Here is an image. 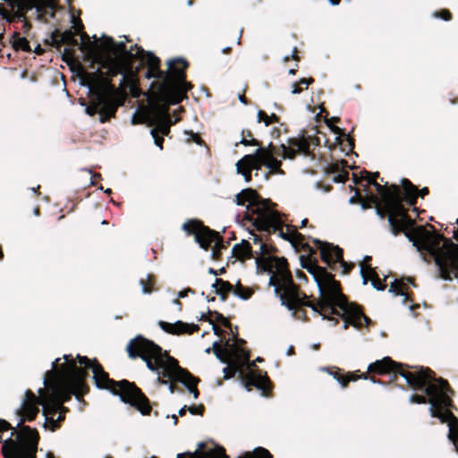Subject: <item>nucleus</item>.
<instances>
[{
	"instance_id": "obj_1",
	"label": "nucleus",
	"mask_w": 458,
	"mask_h": 458,
	"mask_svg": "<svg viewBox=\"0 0 458 458\" xmlns=\"http://www.w3.org/2000/svg\"><path fill=\"white\" fill-rule=\"evenodd\" d=\"M258 265L271 274L269 284L275 286V293L279 296L282 305L293 311L295 318L309 320L304 307L311 308L319 315L327 312L339 315L335 309V300H331V294L338 287L339 282L326 267H320L316 259L309 258L307 262L302 260V267L313 276L319 288L321 299L317 302L310 301V297L294 283L285 258H262L258 259Z\"/></svg>"
},
{
	"instance_id": "obj_2",
	"label": "nucleus",
	"mask_w": 458,
	"mask_h": 458,
	"mask_svg": "<svg viewBox=\"0 0 458 458\" xmlns=\"http://www.w3.org/2000/svg\"><path fill=\"white\" fill-rule=\"evenodd\" d=\"M63 359L64 363L59 364L61 359L57 358L52 369L46 372L44 385L47 390L41 391L45 428L51 431L61 428L65 414L70 411L64 403L69 402L72 395L83 401V396L89 392L85 370L76 366L72 354H64Z\"/></svg>"
},
{
	"instance_id": "obj_3",
	"label": "nucleus",
	"mask_w": 458,
	"mask_h": 458,
	"mask_svg": "<svg viewBox=\"0 0 458 458\" xmlns=\"http://www.w3.org/2000/svg\"><path fill=\"white\" fill-rule=\"evenodd\" d=\"M408 386L413 390H421L422 394H413L410 403L417 404L429 403V413L438 419L441 423H446L449 431L448 438L458 453V418L453 410L457 407L452 400L454 391L447 380L435 377V372L429 368L414 367L411 373H401Z\"/></svg>"
},
{
	"instance_id": "obj_4",
	"label": "nucleus",
	"mask_w": 458,
	"mask_h": 458,
	"mask_svg": "<svg viewBox=\"0 0 458 458\" xmlns=\"http://www.w3.org/2000/svg\"><path fill=\"white\" fill-rule=\"evenodd\" d=\"M131 359L140 358L145 361L147 368L157 375V381L162 385H167L171 380H178L182 383L194 399L199 398V391L197 385L200 381L189 370L182 368L179 361L169 355L158 344L139 335L131 339L126 347Z\"/></svg>"
},
{
	"instance_id": "obj_5",
	"label": "nucleus",
	"mask_w": 458,
	"mask_h": 458,
	"mask_svg": "<svg viewBox=\"0 0 458 458\" xmlns=\"http://www.w3.org/2000/svg\"><path fill=\"white\" fill-rule=\"evenodd\" d=\"M72 360L76 366L84 369L87 374V369L92 370L93 379L98 388L107 390L114 395L119 396L122 402L134 407L142 415L150 414L152 411L150 402L134 382H130L127 379L114 380L96 358L91 360L87 356L78 354L76 360L73 358Z\"/></svg>"
},
{
	"instance_id": "obj_6",
	"label": "nucleus",
	"mask_w": 458,
	"mask_h": 458,
	"mask_svg": "<svg viewBox=\"0 0 458 458\" xmlns=\"http://www.w3.org/2000/svg\"><path fill=\"white\" fill-rule=\"evenodd\" d=\"M81 39L84 42L81 49L86 52V56L90 61L89 68L101 69L103 76L110 78L116 77L119 73H123L131 68L132 61V52L127 49L124 42H115L112 37L104 36V46L106 51H102L100 46L96 41H90L86 32L81 34Z\"/></svg>"
},
{
	"instance_id": "obj_7",
	"label": "nucleus",
	"mask_w": 458,
	"mask_h": 458,
	"mask_svg": "<svg viewBox=\"0 0 458 458\" xmlns=\"http://www.w3.org/2000/svg\"><path fill=\"white\" fill-rule=\"evenodd\" d=\"M167 66L165 81H153L151 87L158 102L165 106L176 105L186 98V93L192 89L191 83L186 81L189 63L183 58H174L167 61Z\"/></svg>"
},
{
	"instance_id": "obj_8",
	"label": "nucleus",
	"mask_w": 458,
	"mask_h": 458,
	"mask_svg": "<svg viewBox=\"0 0 458 458\" xmlns=\"http://www.w3.org/2000/svg\"><path fill=\"white\" fill-rule=\"evenodd\" d=\"M83 81V84L89 86L93 95L85 109L86 113L90 116L98 114L102 123L114 117L118 108L112 98L114 84L110 78L103 76L101 69H96L94 72H86Z\"/></svg>"
},
{
	"instance_id": "obj_9",
	"label": "nucleus",
	"mask_w": 458,
	"mask_h": 458,
	"mask_svg": "<svg viewBox=\"0 0 458 458\" xmlns=\"http://www.w3.org/2000/svg\"><path fill=\"white\" fill-rule=\"evenodd\" d=\"M39 435L36 428L22 426L20 432L0 419V442L4 458H36Z\"/></svg>"
},
{
	"instance_id": "obj_10",
	"label": "nucleus",
	"mask_w": 458,
	"mask_h": 458,
	"mask_svg": "<svg viewBox=\"0 0 458 458\" xmlns=\"http://www.w3.org/2000/svg\"><path fill=\"white\" fill-rule=\"evenodd\" d=\"M248 202L243 221L250 224L255 228L257 225L264 228L267 225V218L271 217L273 207L276 204L273 203L269 199H263L259 192L251 188L242 190L235 196V203L238 206H243Z\"/></svg>"
},
{
	"instance_id": "obj_11",
	"label": "nucleus",
	"mask_w": 458,
	"mask_h": 458,
	"mask_svg": "<svg viewBox=\"0 0 458 458\" xmlns=\"http://www.w3.org/2000/svg\"><path fill=\"white\" fill-rule=\"evenodd\" d=\"M376 213L381 218L387 217L391 233L396 236L400 234L397 221L400 218L408 219V209L402 202V191L398 185L392 184V191L380 195V203L375 205Z\"/></svg>"
},
{
	"instance_id": "obj_12",
	"label": "nucleus",
	"mask_w": 458,
	"mask_h": 458,
	"mask_svg": "<svg viewBox=\"0 0 458 458\" xmlns=\"http://www.w3.org/2000/svg\"><path fill=\"white\" fill-rule=\"evenodd\" d=\"M408 219L400 218L397 224L402 229L400 233H403L408 238L410 242L413 243V246L417 247L419 250H430V245L434 249L432 254L435 258L438 255L439 250H445L447 248L445 244V238L443 234H437L432 243H429V235L426 228L422 225L416 226L415 221L408 215Z\"/></svg>"
},
{
	"instance_id": "obj_13",
	"label": "nucleus",
	"mask_w": 458,
	"mask_h": 458,
	"mask_svg": "<svg viewBox=\"0 0 458 458\" xmlns=\"http://www.w3.org/2000/svg\"><path fill=\"white\" fill-rule=\"evenodd\" d=\"M227 366L224 368V379H229L235 376L237 372H239V377L243 382L244 387L247 391H251L252 387H256L257 389L262 392V395L269 396L273 385L270 381L267 372L264 374L261 370L253 371L250 370L249 372H244L242 370V365L238 360H233V359H229V363H226Z\"/></svg>"
},
{
	"instance_id": "obj_14",
	"label": "nucleus",
	"mask_w": 458,
	"mask_h": 458,
	"mask_svg": "<svg viewBox=\"0 0 458 458\" xmlns=\"http://www.w3.org/2000/svg\"><path fill=\"white\" fill-rule=\"evenodd\" d=\"M332 295L331 300H335V309L339 308L342 311H339L338 316L341 317L344 322V329H347L349 325L360 328L363 326L362 321L365 322L366 326L371 323L370 318L364 314L360 305L348 301L347 297L342 293L340 283L336 290H334Z\"/></svg>"
},
{
	"instance_id": "obj_15",
	"label": "nucleus",
	"mask_w": 458,
	"mask_h": 458,
	"mask_svg": "<svg viewBox=\"0 0 458 458\" xmlns=\"http://www.w3.org/2000/svg\"><path fill=\"white\" fill-rule=\"evenodd\" d=\"M182 228L188 235H193L195 242L205 250H208L212 243L219 242L220 250L226 249L229 245V242H224L219 233L206 226L200 220L190 219L182 225Z\"/></svg>"
},
{
	"instance_id": "obj_16",
	"label": "nucleus",
	"mask_w": 458,
	"mask_h": 458,
	"mask_svg": "<svg viewBox=\"0 0 458 458\" xmlns=\"http://www.w3.org/2000/svg\"><path fill=\"white\" fill-rule=\"evenodd\" d=\"M447 248L439 250L436 257V265L438 267L439 276L445 280L458 277V244L452 240H445Z\"/></svg>"
},
{
	"instance_id": "obj_17",
	"label": "nucleus",
	"mask_w": 458,
	"mask_h": 458,
	"mask_svg": "<svg viewBox=\"0 0 458 458\" xmlns=\"http://www.w3.org/2000/svg\"><path fill=\"white\" fill-rule=\"evenodd\" d=\"M312 242L320 250L321 260L327 264L331 270H336L337 264H339L343 268L342 273L347 275L354 267L352 263H347L344 259V250L339 246L322 242L318 239H313Z\"/></svg>"
},
{
	"instance_id": "obj_18",
	"label": "nucleus",
	"mask_w": 458,
	"mask_h": 458,
	"mask_svg": "<svg viewBox=\"0 0 458 458\" xmlns=\"http://www.w3.org/2000/svg\"><path fill=\"white\" fill-rule=\"evenodd\" d=\"M414 367L410 366L405 363L396 362L392 360L391 357H384L382 360H376L372 362L368 367V371L364 374H367L369 378L372 382H380L379 380H376L373 376H369V374H377V375H386L393 374L394 380L397 378V376H401V373H411L409 369H413Z\"/></svg>"
},
{
	"instance_id": "obj_19",
	"label": "nucleus",
	"mask_w": 458,
	"mask_h": 458,
	"mask_svg": "<svg viewBox=\"0 0 458 458\" xmlns=\"http://www.w3.org/2000/svg\"><path fill=\"white\" fill-rule=\"evenodd\" d=\"M120 74L122 75V79L120 80L119 87L116 88L114 86V92L112 94L114 103L117 104V108L123 106L126 100L128 95L127 90L130 91L131 96L134 98H140L141 95V89L139 86L137 76L132 72L131 68Z\"/></svg>"
},
{
	"instance_id": "obj_20",
	"label": "nucleus",
	"mask_w": 458,
	"mask_h": 458,
	"mask_svg": "<svg viewBox=\"0 0 458 458\" xmlns=\"http://www.w3.org/2000/svg\"><path fill=\"white\" fill-rule=\"evenodd\" d=\"M42 390H47V386H45L44 388H40L38 390V396H36V394L30 389L25 392V398L18 411V414L21 417V423L25 420L32 421L37 417L39 411L38 405H41V394H43L41 392Z\"/></svg>"
},
{
	"instance_id": "obj_21",
	"label": "nucleus",
	"mask_w": 458,
	"mask_h": 458,
	"mask_svg": "<svg viewBox=\"0 0 458 458\" xmlns=\"http://www.w3.org/2000/svg\"><path fill=\"white\" fill-rule=\"evenodd\" d=\"M276 207H273V212L275 214L271 215V219L270 217L267 218V225L264 226V228H261L259 227V225H257L255 226V229L258 230V231H260V232H266L267 233V235L269 236L271 233H278V235L291 242H292V238H293V230H292V226L290 225H286V228H287V231L286 232H284L283 230V227L284 226V223L282 219V216L281 214L275 209Z\"/></svg>"
},
{
	"instance_id": "obj_22",
	"label": "nucleus",
	"mask_w": 458,
	"mask_h": 458,
	"mask_svg": "<svg viewBox=\"0 0 458 458\" xmlns=\"http://www.w3.org/2000/svg\"><path fill=\"white\" fill-rule=\"evenodd\" d=\"M287 143L289 147L284 143H282L280 146L282 156L284 159H293L299 153H302L305 156L310 155V142L309 137L302 135L300 138H289Z\"/></svg>"
},
{
	"instance_id": "obj_23",
	"label": "nucleus",
	"mask_w": 458,
	"mask_h": 458,
	"mask_svg": "<svg viewBox=\"0 0 458 458\" xmlns=\"http://www.w3.org/2000/svg\"><path fill=\"white\" fill-rule=\"evenodd\" d=\"M402 202H405L409 206L413 207V211H417V208L415 207L417 203V199L419 197L424 198L428 195L429 190L428 187H424L421 190H418V188L406 178L402 179Z\"/></svg>"
},
{
	"instance_id": "obj_24",
	"label": "nucleus",
	"mask_w": 458,
	"mask_h": 458,
	"mask_svg": "<svg viewBox=\"0 0 458 458\" xmlns=\"http://www.w3.org/2000/svg\"><path fill=\"white\" fill-rule=\"evenodd\" d=\"M176 458H229L222 446L208 448L206 443H199L194 452L178 454Z\"/></svg>"
},
{
	"instance_id": "obj_25",
	"label": "nucleus",
	"mask_w": 458,
	"mask_h": 458,
	"mask_svg": "<svg viewBox=\"0 0 458 458\" xmlns=\"http://www.w3.org/2000/svg\"><path fill=\"white\" fill-rule=\"evenodd\" d=\"M72 28L61 32L55 29L50 35V39H46V43L51 45L53 47L60 50L64 45L71 47H78L79 41L75 38L77 35L76 31L72 30Z\"/></svg>"
},
{
	"instance_id": "obj_26",
	"label": "nucleus",
	"mask_w": 458,
	"mask_h": 458,
	"mask_svg": "<svg viewBox=\"0 0 458 458\" xmlns=\"http://www.w3.org/2000/svg\"><path fill=\"white\" fill-rule=\"evenodd\" d=\"M269 157V149L264 147L258 148L253 154L243 156L239 160V166L245 165L251 171H259L266 165V159Z\"/></svg>"
},
{
	"instance_id": "obj_27",
	"label": "nucleus",
	"mask_w": 458,
	"mask_h": 458,
	"mask_svg": "<svg viewBox=\"0 0 458 458\" xmlns=\"http://www.w3.org/2000/svg\"><path fill=\"white\" fill-rule=\"evenodd\" d=\"M158 326L165 333L176 335H192L193 333L198 332L199 330V325L189 324L186 322H182L181 320H178L175 323H169L160 320L158 322Z\"/></svg>"
},
{
	"instance_id": "obj_28",
	"label": "nucleus",
	"mask_w": 458,
	"mask_h": 458,
	"mask_svg": "<svg viewBox=\"0 0 458 458\" xmlns=\"http://www.w3.org/2000/svg\"><path fill=\"white\" fill-rule=\"evenodd\" d=\"M360 274L363 279V284H366L369 280L373 287L378 291H383L386 289V284L384 283L386 279V276L384 277L383 280L380 279L379 276L376 272L374 267H371L370 265L367 267L364 265L360 266Z\"/></svg>"
},
{
	"instance_id": "obj_29",
	"label": "nucleus",
	"mask_w": 458,
	"mask_h": 458,
	"mask_svg": "<svg viewBox=\"0 0 458 458\" xmlns=\"http://www.w3.org/2000/svg\"><path fill=\"white\" fill-rule=\"evenodd\" d=\"M327 369L328 373L330 375H332L333 377L335 379H336L339 382V384L341 385V386L344 388H345L351 381H356L360 378H362V379L369 378L367 374L357 375L356 373H352V372H348L346 374H344L343 369L336 368V367H333L331 369Z\"/></svg>"
},
{
	"instance_id": "obj_30",
	"label": "nucleus",
	"mask_w": 458,
	"mask_h": 458,
	"mask_svg": "<svg viewBox=\"0 0 458 458\" xmlns=\"http://www.w3.org/2000/svg\"><path fill=\"white\" fill-rule=\"evenodd\" d=\"M360 174H362V172ZM352 179H353V182L355 184H360L361 182V181L366 180L368 183L365 185V191H368V186L369 184H371L375 187L377 192L379 195H383L385 193L386 194L392 191V184L389 186L381 185L380 183H378L376 181L375 178H373L372 175L369 176V175L361 174L360 177H358V175L356 174H352Z\"/></svg>"
},
{
	"instance_id": "obj_31",
	"label": "nucleus",
	"mask_w": 458,
	"mask_h": 458,
	"mask_svg": "<svg viewBox=\"0 0 458 458\" xmlns=\"http://www.w3.org/2000/svg\"><path fill=\"white\" fill-rule=\"evenodd\" d=\"M404 280L407 281V283L412 284L413 286H416V284L414 283V279H412L411 277L402 278L400 280L395 279L390 284L389 292L394 293L395 295L403 296L404 298H403V302L404 304H406L408 302V301H410L411 296L408 293H405V290L407 289V286H406L407 284L404 282Z\"/></svg>"
},
{
	"instance_id": "obj_32",
	"label": "nucleus",
	"mask_w": 458,
	"mask_h": 458,
	"mask_svg": "<svg viewBox=\"0 0 458 458\" xmlns=\"http://www.w3.org/2000/svg\"><path fill=\"white\" fill-rule=\"evenodd\" d=\"M173 123L168 108L165 106L158 114L157 123L154 129H157L160 135L167 136L170 133V127Z\"/></svg>"
},
{
	"instance_id": "obj_33",
	"label": "nucleus",
	"mask_w": 458,
	"mask_h": 458,
	"mask_svg": "<svg viewBox=\"0 0 458 458\" xmlns=\"http://www.w3.org/2000/svg\"><path fill=\"white\" fill-rule=\"evenodd\" d=\"M9 42L15 51H23L28 53H31L32 51L29 40L25 37H21V31L18 27H15Z\"/></svg>"
},
{
	"instance_id": "obj_34",
	"label": "nucleus",
	"mask_w": 458,
	"mask_h": 458,
	"mask_svg": "<svg viewBox=\"0 0 458 458\" xmlns=\"http://www.w3.org/2000/svg\"><path fill=\"white\" fill-rule=\"evenodd\" d=\"M232 253L234 258L242 262L253 258L250 243L246 240H242L240 244L234 245Z\"/></svg>"
},
{
	"instance_id": "obj_35",
	"label": "nucleus",
	"mask_w": 458,
	"mask_h": 458,
	"mask_svg": "<svg viewBox=\"0 0 458 458\" xmlns=\"http://www.w3.org/2000/svg\"><path fill=\"white\" fill-rule=\"evenodd\" d=\"M212 287L215 289L216 294H217L223 301L227 300L229 293H233V286L230 282L221 278H216Z\"/></svg>"
},
{
	"instance_id": "obj_36",
	"label": "nucleus",
	"mask_w": 458,
	"mask_h": 458,
	"mask_svg": "<svg viewBox=\"0 0 458 458\" xmlns=\"http://www.w3.org/2000/svg\"><path fill=\"white\" fill-rule=\"evenodd\" d=\"M253 236V242L254 243H259V251L258 253H259V257H257L256 258V264H258V259H266V258H276V256H266V255H268L272 252H276L277 251V249L275 247V246H268L267 243H264L262 242V238L256 234V233H250ZM257 267L259 268H260L261 270L265 271L261 267H259V265H257Z\"/></svg>"
},
{
	"instance_id": "obj_37",
	"label": "nucleus",
	"mask_w": 458,
	"mask_h": 458,
	"mask_svg": "<svg viewBox=\"0 0 458 458\" xmlns=\"http://www.w3.org/2000/svg\"><path fill=\"white\" fill-rule=\"evenodd\" d=\"M305 237L303 234L299 233L296 229L293 230V238H292V245L295 248L300 247L303 251L310 254V256H313L316 254V250L308 243L304 242Z\"/></svg>"
},
{
	"instance_id": "obj_38",
	"label": "nucleus",
	"mask_w": 458,
	"mask_h": 458,
	"mask_svg": "<svg viewBox=\"0 0 458 458\" xmlns=\"http://www.w3.org/2000/svg\"><path fill=\"white\" fill-rule=\"evenodd\" d=\"M328 126L331 128V131L336 134L335 141L337 145H342L344 141L348 142V151H352L354 148V140L349 136L346 135L344 130L341 129L340 127L336 125H330L328 123Z\"/></svg>"
},
{
	"instance_id": "obj_39",
	"label": "nucleus",
	"mask_w": 458,
	"mask_h": 458,
	"mask_svg": "<svg viewBox=\"0 0 458 458\" xmlns=\"http://www.w3.org/2000/svg\"><path fill=\"white\" fill-rule=\"evenodd\" d=\"M232 357H234L233 360H238L240 363L241 360L247 362L250 358V352L243 346H230V358Z\"/></svg>"
},
{
	"instance_id": "obj_40",
	"label": "nucleus",
	"mask_w": 458,
	"mask_h": 458,
	"mask_svg": "<svg viewBox=\"0 0 458 458\" xmlns=\"http://www.w3.org/2000/svg\"><path fill=\"white\" fill-rule=\"evenodd\" d=\"M212 351L216 357L223 363H229L230 358V351L225 348H223L219 342L216 341L213 344Z\"/></svg>"
},
{
	"instance_id": "obj_41",
	"label": "nucleus",
	"mask_w": 458,
	"mask_h": 458,
	"mask_svg": "<svg viewBox=\"0 0 458 458\" xmlns=\"http://www.w3.org/2000/svg\"><path fill=\"white\" fill-rule=\"evenodd\" d=\"M238 458H273V454L267 449L259 446L253 451L245 452Z\"/></svg>"
},
{
	"instance_id": "obj_42",
	"label": "nucleus",
	"mask_w": 458,
	"mask_h": 458,
	"mask_svg": "<svg viewBox=\"0 0 458 458\" xmlns=\"http://www.w3.org/2000/svg\"><path fill=\"white\" fill-rule=\"evenodd\" d=\"M258 123H264L266 126L272 123H278L280 117L276 114H267L264 110H259L257 114Z\"/></svg>"
},
{
	"instance_id": "obj_43",
	"label": "nucleus",
	"mask_w": 458,
	"mask_h": 458,
	"mask_svg": "<svg viewBox=\"0 0 458 458\" xmlns=\"http://www.w3.org/2000/svg\"><path fill=\"white\" fill-rule=\"evenodd\" d=\"M140 59L146 63L148 68L155 69L156 71H162L160 69L161 60L153 53L145 52L143 58Z\"/></svg>"
},
{
	"instance_id": "obj_44",
	"label": "nucleus",
	"mask_w": 458,
	"mask_h": 458,
	"mask_svg": "<svg viewBox=\"0 0 458 458\" xmlns=\"http://www.w3.org/2000/svg\"><path fill=\"white\" fill-rule=\"evenodd\" d=\"M240 144L244 146H255V147H262L261 142L253 138L252 131L250 130H242V140Z\"/></svg>"
},
{
	"instance_id": "obj_45",
	"label": "nucleus",
	"mask_w": 458,
	"mask_h": 458,
	"mask_svg": "<svg viewBox=\"0 0 458 458\" xmlns=\"http://www.w3.org/2000/svg\"><path fill=\"white\" fill-rule=\"evenodd\" d=\"M140 284L144 293L149 294L153 291L157 290V288H155L156 277L153 275H148L146 278H141L140 280Z\"/></svg>"
},
{
	"instance_id": "obj_46",
	"label": "nucleus",
	"mask_w": 458,
	"mask_h": 458,
	"mask_svg": "<svg viewBox=\"0 0 458 458\" xmlns=\"http://www.w3.org/2000/svg\"><path fill=\"white\" fill-rule=\"evenodd\" d=\"M233 293L242 300H248L253 294V291L249 287L243 286L240 281L233 287Z\"/></svg>"
},
{
	"instance_id": "obj_47",
	"label": "nucleus",
	"mask_w": 458,
	"mask_h": 458,
	"mask_svg": "<svg viewBox=\"0 0 458 458\" xmlns=\"http://www.w3.org/2000/svg\"><path fill=\"white\" fill-rule=\"evenodd\" d=\"M282 163L277 160L273 156V151L269 149V157L266 159V165L267 168H269L273 173L283 174L284 172L281 169Z\"/></svg>"
},
{
	"instance_id": "obj_48",
	"label": "nucleus",
	"mask_w": 458,
	"mask_h": 458,
	"mask_svg": "<svg viewBox=\"0 0 458 458\" xmlns=\"http://www.w3.org/2000/svg\"><path fill=\"white\" fill-rule=\"evenodd\" d=\"M313 82H314V79L311 77L309 79L302 78L298 82H295L292 85L291 92H292V94H300L304 89H306L309 85L312 84Z\"/></svg>"
},
{
	"instance_id": "obj_49",
	"label": "nucleus",
	"mask_w": 458,
	"mask_h": 458,
	"mask_svg": "<svg viewBox=\"0 0 458 458\" xmlns=\"http://www.w3.org/2000/svg\"><path fill=\"white\" fill-rule=\"evenodd\" d=\"M378 202V198L373 193L369 192L366 199H363L361 196H359V203L360 204L363 209H369L372 207V205H376Z\"/></svg>"
},
{
	"instance_id": "obj_50",
	"label": "nucleus",
	"mask_w": 458,
	"mask_h": 458,
	"mask_svg": "<svg viewBox=\"0 0 458 458\" xmlns=\"http://www.w3.org/2000/svg\"><path fill=\"white\" fill-rule=\"evenodd\" d=\"M208 313L209 315L214 316L216 322L220 323L223 327L232 330V323L227 318L224 317L223 314L216 310H208Z\"/></svg>"
},
{
	"instance_id": "obj_51",
	"label": "nucleus",
	"mask_w": 458,
	"mask_h": 458,
	"mask_svg": "<svg viewBox=\"0 0 458 458\" xmlns=\"http://www.w3.org/2000/svg\"><path fill=\"white\" fill-rule=\"evenodd\" d=\"M236 169L237 173L241 174L243 177L246 182H250L252 179V171L246 166L245 165H242V166H239V161L236 163Z\"/></svg>"
},
{
	"instance_id": "obj_52",
	"label": "nucleus",
	"mask_w": 458,
	"mask_h": 458,
	"mask_svg": "<svg viewBox=\"0 0 458 458\" xmlns=\"http://www.w3.org/2000/svg\"><path fill=\"white\" fill-rule=\"evenodd\" d=\"M165 71H156L155 69L148 68V71L146 72V78L147 79H157V81H165Z\"/></svg>"
},
{
	"instance_id": "obj_53",
	"label": "nucleus",
	"mask_w": 458,
	"mask_h": 458,
	"mask_svg": "<svg viewBox=\"0 0 458 458\" xmlns=\"http://www.w3.org/2000/svg\"><path fill=\"white\" fill-rule=\"evenodd\" d=\"M346 164H347V161L344 159H343L340 163H338V162L331 163L327 166L326 172L327 174H338L342 168V165H346Z\"/></svg>"
},
{
	"instance_id": "obj_54",
	"label": "nucleus",
	"mask_w": 458,
	"mask_h": 458,
	"mask_svg": "<svg viewBox=\"0 0 458 458\" xmlns=\"http://www.w3.org/2000/svg\"><path fill=\"white\" fill-rule=\"evenodd\" d=\"M433 15L436 18L442 19L446 21H451L453 18V14L448 9H441L440 11H437Z\"/></svg>"
},
{
	"instance_id": "obj_55",
	"label": "nucleus",
	"mask_w": 458,
	"mask_h": 458,
	"mask_svg": "<svg viewBox=\"0 0 458 458\" xmlns=\"http://www.w3.org/2000/svg\"><path fill=\"white\" fill-rule=\"evenodd\" d=\"M150 133L154 139L155 144L160 148L163 149V144H164V136L160 135L158 133L157 129H152L150 131Z\"/></svg>"
},
{
	"instance_id": "obj_56",
	"label": "nucleus",
	"mask_w": 458,
	"mask_h": 458,
	"mask_svg": "<svg viewBox=\"0 0 458 458\" xmlns=\"http://www.w3.org/2000/svg\"><path fill=\"white\" fill-rule=\"evenodd\" d=\"M130 50H131L132 52V60L143 58V55L146 52L141 47L138 46L137 44L131 46Z\"/></svg>"
},
{
	"instance_id": "obj_57",
	"label": "nucleus",
	"mask_w": 458,
	"mask_h": 458,
	"mask_svg": "<svg viewBox=\"0 0 458 458\" xmlns=\"http://www.w3.org/2000/svg\"><path fill=\"white\" fill-rule=\"evenodd\" d=\"M349 178V173L344 170H340V172L334 177L335 182H345Z\"/></svg>"
},
{
	"instance_id": "obj_58",
	"label": "nucleus",
	"mask_w": 458,
	"mask_h": 458,
	"mask_svg": "<svg viewBox=\"0 0 458 458\" xmlns=\"http://www.w3.org/2000/svg\"><path fill=\"white\" fill-rule=\"evenodd\" d=\"M188 411L192 415H201L202 416L205 411V407L203 404H199L198 406L192 405V406L189 407Z\"/></svg>"
},
{
	"instance_id": "obj_59",
	"label": "nucleus",
	"mask_w": 458,
	"mask_h": 458,
	"mask_svg": "<svg viewBox=\"0 0 458 458\" xmlns=\"http://www.w3.org/2000/svg\"><path fill=\"white\" fill-rule=\"evenodd\" d=\"M237 335H238V334L235 333V334H233V336L235 344L230 345L229 344V340H227L225 343V347H229L230 348V346H243L246 344L245 340H243L242 338H239Z\"/></svg>"
},
{
	"instance_id": "obj_60",
	"label": "nucleus",
	"mask_w": 458,
	"mask_h": 458,
	"mask_svg": "<svg viewBox=\"0 0 458 458\" xmlns=\"http://www.w3.org/2000/svg\"><path fill=\"white\" fill-rule=\"evenodd\" d=\"M212 259H215V260H217L221 258V250L219 249V242L218 243H216L214 244L213 248H212Z\"/></svg>"
},
{
	"instance_id": "obj_61",
	"label": "nucleus",
	"mask_w": 458,
	"mask_h": 458,
	"mask_svg": "<svg viewBox=\"0 0 458 458\" xmlns=\"http://www.w3.org/2000/svg\"><path fill=\"white\" fill-rule=\"evenodd\" d=\"M72 57H73V50L71 48L65 47L64 49L63 60H64L65 62H68V60L72 59Z\"/></svg>"
},
{
	"instance_id": "obj_62",
	"label": "nucleus",
	"mask_w": 458,
	"mask_h": 458,
	"mask_svg": "<svg viewBox=\"0 0 458 458\" xmlns=\"http://www.w3.org/2000/svg\"><path fill=\"white\" fill-rule=\"evenodd\" d=\"M191 137H192V140H193L196 144H198V145H199V146H202V145H204V144H205L204 140H202V138L199 136V134H198V133H194V132H192V131H191Z\"/></svg>"
},
{
	"instance_id": "obj_63",
	"label": "nucleus",
	"mask_w": 458,
	"mask_h": 458,
	"mask_svg": "<svg viewBox=\"0 0 458 458\" xmlns=\"http://www.w3.org/2000/svg\"><path fill=\"white\" fill-rule=\"evenodd\" d=\"M212 325V329L214 331V334L217 336H222L225 333V331L219 327L217 326L215 321L213 322Z\"/></svg>"
},
{
	"instance_id": "obj_64",
	"label": "nucleus",
	"mask_w": 458,
	"mask_h": 458,
	"mask_svg": "<svg viewBox=\"0 0 458 458\" xmlns=\"http://www.w3.org/2000/svg\"><path fill=\"white\" fill-rule=\"evenodd\" d=\"M189 293H194L195 292L191 288H186L178 293V298H185Z\"/></svg>"
}]
</instances>
